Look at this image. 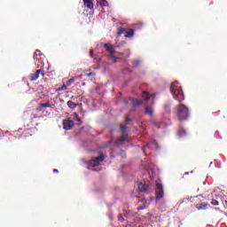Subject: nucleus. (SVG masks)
Masks as SVG:
<instances>
[{
  "instance_id": "2",
  "label": "nucleus",
  "mask_w": 227,
  "mask_h": 227,
  "mask_svg": "<svg viewBox=\"0 0 227 227\" xmlns=\"http://www.w3.org/2000/svg\"><path fill=\"white\" fill-rule=\"evenodd\" d=\"M176 116L180 121H184L189 119L191 113L189 112V107L187 106L181 104L176 106Z\"/></svg>"
},
{
  "instance_id": "18",
  "label": "nucleus",
  "mask_w": 227,
  "mask_h": 227,
  "mask_svg": "<svg viewBox=\"0 0 227 227\" xmlns=\"http://www.w3.org/2000/svg\"><path fill=\"white\" fill-rule=\"evenodd\" d=\"M128 136L127 135H122L121 137L116 142V145H119V143H123V141L127 140Z\"/></svg>"
},
{
  "instance_id": "20",
  "label": "nucleus",
  "mask_w": 227,
  "mask_h": 227,
  "mask_svg": "<svg viewBox=\"0 0 227 227\" xmlns=\"http://www.w3.org/2000/svg\"><path fill=\"white\" fill-rule=\"evenodd\" d=\"M99 5L102 7L109 6V3L106 0H101V1H99Z\"/></svg>"
},
{
  "instance_id": "12",
  "label": "nucleus",
  "mask_w": 227,
  "mask_h": 227,
  "mask_svg": "<svg viewBox=\"0 0 227 227\" xmlns=\"http://www.w3.org/2000/svg\"><path fill=\"white\" fill-rule=\"evenodd\" d=\"M129 100L131 104L134 106V107H137V106H141L143 104V101H139L138 99H136V98H130Z\"/></svg>"
},
{
  "instance_id": "23",
  "label": "nucleus",
  "mask_w": 227,
  "mask_h": 227,
  "mask_svg": "<svg viewBox=\"0 0 227 227\" xmlns=\"http://www.w3.org/2000/svg\"><path fill=\"white\" fill-rule=\"evenodd\" d=\"M148 92H144V97H143V98H144V100L145 101V102H148V100H150V97H148Z\"/></svg>"
},
{
  "instance_id": "32",
  "label": "nucleus",
  "mask_w": 227,
  "mask_h": 227,
  "mask_svg": "<svg viewBox=\"0 0 227 227\" xmlns=\"http://www.w3.org/2000/svg\"><path fill=\"white\" fill-rule=\"evenodd\" d=\"M53 173H59V170L54 168V169H53Z\"/></svg>"
},
{
  "instance_id": "1",
  "label": "nucleus",
  "mask_w": 227,
  "mask_h": 227,
  "mask_svg": "<svg viewBox=\"0 0 227 227\" xmlns=\"http://www.w3.org/2000/svg\"><path fill=\"white\" fill-rule=\"evenodd\" d=\"M170 93L173 96V98L177 100V102H184V100H185L184 90H182V87L178 86V82H173L170 85Z\"/></svg>"
},
{
  "instance_id": "14",
  "label": "nucleus",
  "mask_w": 227,
  "mask_h": 227,
  "mask_svg": "<svg viewBox=\"0 0 227 227\" xmlns=\"http://www.w3.org/2000/svg\"><path fill=\"white\" fill-rule=\"evenodd\" d=\"M73 119L74 121H78L79 125H82V120L79 117V114L77 113H74L73 114Z\"/></svg>"
},
{
  "instance_id": "26",
  "label": "nucleus",
  "mask_w": 227,
  "mask_h": 227,
  "mask_svg": "<svg viewBox=\"0 0 227 227\" xmlns=\"http://www.w3.org/2000/svg\"><path fill=\"white\" fill-rule=\"evenodd\" d=\"M118 221H119V223H123L125 221V219L123 218V215H118Z\"/></svg>"
},
{
  "instance_id": "8",
  "label": "nucleus",
  "mask_w": 227,
  "mask_h": 227,
  "mask_svg": "<svg viewBox=\"0 0 227 227\" xmlns=\"http://www.w3.org/2000/svg\"><path fill=\"white\" fill-rule=\"evenodd\" d=\"M138 191L139 192H145V194H148V184L140 183L138 184Z\"/></svg>"
},
{
  "instance_id": "9",
  "label": "nucleus",
  "mask_w": 227,
  "mask_h": 227,
  "mask_svg": "<svg viewBox=\"0 0 227 227\" xmlns=\"http://www.w3.org/2000/svg\"><path fill=\"white\" fill-rule=\"evenodd\" d=\"M104 47L107 51V52H110V54H114V52H116V51H114V46H113V44L105 43Z\"/></svg>"
},
{
  "instance_id": "7",
  "label": "nucleus",
  "mask_w": 227,
  "mask_h": 227,
  "mask_svg": "<svg viewBox=\"0 0 227 227\" xmlns=\"http://www.w3.org/2000/svg\"><path fill=\"white\" fill-rule=\"evenodd\" d=\"M125 34V38H132L134 36V30H129V32L125 30H120L117 34V36H121V35Z\"/></svg>"
},
{
  "instance_id": "35",
  "label": "nucleus",
  "mask_w": 227,
  "mask_h": 227,
  "mask_svg": "<svg viewBox=\"0 0 227 227\" xmlns=\"http://www.w3.org/2000/svg\"><path fill=\"white\" fill-rule=\"evenodd\" d=\"M154 127H157L159 129V124L158 123H154Z\"/></svg>"
},
{
  "instance_id": "11",
  "label": "nucleus",
  "mask_w": 227,
  "mask_h": 227,
  "mask_svg": "<svg viewBox=\"0 0 227 227\" xmlns=\"http://www.w3.org/2000/svg\"><path fill=\"white\" fill-rule=\"evenodd\" d=\"M145 114H148L149 116L153 117V108L152 106H145Z\"/></svg>"
},
{
  "instance_id": "33",
  "label": "nucleus",
  "mask_w": 227,
  "mask_h": 227,
  "mask_svg": "<svg viewBox=\"0 0 227 227\" xmlns=\"http://www.w3.org/2000/svg\"><path fill=\"white\" fill-rule=\"evenodd\" d=\"M118 29H127V28L123 27H119Z\"/></svg>"
},
{
  "instance_id": "31",
  "label": "nucleus",
  "mask_w": 227,
  "mask_h": 227,
  "mask_svg": "<svg viewBox=\"0 0 227 227\" xmlns=\"http://www.w3.org/2000/svg\"><path fill=\"white\" fill-rule=\"evenodd\" d=\"M90 58H93V50H90Z\"/></svg>"
},
{
  "instance_id": "17",
  "label": "nucleus",
  "mask_w": 227,
  "mask_h": 227,
  "mask_svg": "<svg viewBox=\"0 0 227 227\" xmlns=\"http://www.w3.org/2000/svg\"><path fill=\"white\" fill-rule=\"evenodd\" d=\"M207 207V204L204 202L200 205H197V209L198 210H206Z\"/></svg>"
},
{
  "instance_id": "30",
  "label": "nucleus",
  "mask_w": 227,
  "mask_h": 227,
  "mask_svg": "<svg viewBox=\"0 0 227 227\" xmlns=\"http://www.w3.org/2000/svg\"><path fill=\"white\" fill-rule=\"evenodd\" d=\"M93 75H95V73H88V74H86L87 77H91V76H93Z\"/></svg>"
},
{
  "instance_id": "24",
  "label": "nucleus",
  "mask_w": 227,
  "mask_h": 227,
  "mask_svg": "<svg viewBox=\"0 0 227 227\" xmlns=\"http://www.w3.org/2000/svg\"><path fill=\"white\" fill-rule=\"evenodd\" d=\"M211 205H213V207H219V201H217L216 200H212Z\"/></svg>"
},
{
  "instance_id": "34",
  "label": "nucleus",
  "mask_w": 227,
  "mask_h": 227,
  "mask_svg": "<svg viewBox=\"0 0 227 227\" xmlns=\"http://www.w3.org/2000/svg\"><path fill=\"white\" fill-rule=\"evenodd\" d=\"M126 121H130V118L126 117Z\"/></svg>"
},
{
  "instance_id": "5",
  "label": "nucleus",
  "mask_w": 227,
  "mask_h": 227,
  "mask_svg": "<svg viewBox=\"0 0 227 227\" xmlns=\"http://www.w3.org/2000/svg\"><path fill=\"white\" fill-rule=\"evenodd\" d=\"M162 198H164V187L160 183H158L156 184V200H159Z\"/></svg>"
},
{
  "instance_id": "22",
  "label": "nucleus",
  "mask_w": 227,
  "mask_h": 227,
  "mask_svg": "<svg viewBox=\"0 0 227 227\" xmlns=\"http://www.w3.org/2000/svg\"><path fill=\"white\" fill-rule=\"evenodd\" d=\"M68 87L67 84H63L60 88H59L57 90L58 91H65L67 90V88Z\"/></svg>"
},
{
  "instance_id": "4",
  "label": "nucleus",
  "mask_w": 227,
  "mask_h": 227,
  "mask_svg": "<svg viewBox=\"0 0 227 227\" xmlns=\"http://www.w3.org/2000/svg\"><path fill=\"white\" fill-rule=\"evenodd\" d=\"M40 75H42V77H44L45 70H43V69L36 70L35 73L30 74L29 81H31L33 82L34 81H36L38 79V77H40Z\"/></svg>"
},
{
  "instance_id": "3",
  "label": "nucleus",
  "mask_w": 227,
  "mask_h": 227,
  "mask_svg": "<svg viewBox=\"0 0 227 227\" xmlns=\"http://www.w3.org/2000/svg\"><path fill=\"white\" fill-rule=\"evenodd\" d=\"M105 159L106 157L104 156V154H101L95 159L90 160L89 161V166H91L92 168H97V166L100 165V162H104Z\"/></svg>"
},
{
  "instance_id": "29",
  "label": "nucleus",
  "mask_w": 227,
  "mask_h": 227,
  "mask_svg": "<svg viewBox=\"0 0 227 227\" xmlns=\"http://www.w3.org/2000/svg\"><path fill=\"white\" fill-rule=\"evenodd\" d=\"M146 207V206H142V207H138L137 208V210H145V208Z\"/></svg>"
},
{
  "instance_id": "16",
  "label": "nucleus",
  "mask_w": 227,
  "mask_h": 227,
  "mask_svg": "<svg viewBox=\"0 0 227 227\" xmlns=\"http://www.w3.org/2000/svg\"><path fill=\"white\" fill-rule=\"evenodd\" d=\"M54 104L51 103V101H48L46 103L41 104V107H50L52 108L54 107Z\"/></svg>"
},
{
  "instance_id": "10",
  "label": "nucleus",
  "mask_w": 227,
  "mask_h": 227,
  "mask_svg": "<svg viewBox=\"0 0 227 227\" xmlns=\"http://www.w3.org/2000/svg\"><path fill=\"white\" fill-rule=\"evenodd\" d=\"M83 4L85 8H89V10H93V0H83Z\"/></svg>"
},
{
  "instance_id": "19",
  "label": "nucleus",
  "mask_w": 227,
  "mask_h": 227,
  "mask_svg": "<svg viewBox=\"0 0 227 227\" xmlns=\"http://www.w3.org/2000/svg\"><path fill=\"white\" fill-rule=\"evenodd\" d=\"M120 129L121 134H125V132H127V126L125 124H121Z\"/></svg>"
},
{
  "instance_id": "6",
  "label": "nucleus",
  "mask_w": 227,
  "mask_h": 227,
  "mask_svg": "<svg viewBox=\"0 0 227 227\" xmlns=\"http://www.w3.org/2000/svg\"><path fill=\"white\" fill-rule=\"evenodd\" d=\"M62 125L65 130H72L75 125V122H74V121L65 119L63 120Z\"/></svg>"
},
{
  "instance_id": "13",
  "label": "nucleus",
  "mask_w": 227,
  "mask_h": 227,
  "mask_svg": "<svg viewBox=\"0 0 227 227\" xmlns=\"http://www.w3.org/2000/svg\"><path fill=\"white\" fill-rule=\"evenodd\" d=\"M141 27H145V24L144 23H136L133 25V27H128V29H141Z\"/></svg>"
},
{
  "instance_id": "28",
  "label": "nucleus",
  "mask_w": 227,
  "mask_h": 227,
  "mask_svg": "<svg viewBox=\"0 0 227 227\" xmlns=\"http://www.w3.org/2000/svg\"><path fill=\"white\" fill-rule=\"evenodd\" d=\"M43 108V106H42V104L39 105V106L36 108L37 113H40Z\"/></svg>"
},
{
  "instance_id": "37",
  "label": "nucleus",
  "mask_w": 227,
  "mask_h": 227,
  "mask_svg": "<svg viewBox=\"0 0 227 227\" xmlns=\"http://www.w3.org/2000/svg\"><path fill=\"white\" fill-rule=\"evenodd\" d=\"M126 102V104H129V102H127V101H125Z\"/></svg>"
},
{
  "instance_id": "27",
  "label": "nucleus",
  "mask_w": 227,
  "mask_h": 227,
  "mask_svg": "<svg viewBox=\"0 0 227 227\" xmlns=\"http://www.w3.org/2000/svg\"><path fill=\"white\" fill-rule=\"evenodd\" d=\"M34 54H35L34 56H42V51H40L39 50H36Z\"/></svg>"
},
{
  "instance_id": "25",
  "label": "nucleus",
  "mask_w": 227,
  "mask_h": 227,
  "mask_svg": "<svg viewBox=\"0 0 227 227\" xmlns=\"http://www.w3.org/2000/svg\"><path fill=\"white\" fill-rule=\"evenodd\" d=\"M139 65H141V61L139 60L133 61V67H139Z\"/></svg>"
},
{
  "instance_id": "21",
  "label": "nucleus",
  "mask_w": 227,
  "mask_h": 227,
  "mask_svg": "<svg viewBox=\"0 0 227 227\" xmlns=\"http://www.w3.org/2000/svg\"><path fill=\"white\" fill-rule=\"evenodd\" d=\"M74 82H75V79L71 78V79H69V80L66 82V84H67V86H72V84H74Z\"/></svg>"
},
{
  "instance_id": "38",
  "label": "nucleus",
  "mask_w": 227,
  "mask_h": 227,
  "mask_svg": "<svg viewBox=\"0 0 227 227\" xmlns=\"http://www.w3.org/2000/svg\"><path fill=\"white\" fill-rule=\"evenodd\" d=\"M145 148H146V147H143V150H145Z\"/></svg>"
},
{
  "instance_id": "15",
  "label": "nucleus",
  "mask_w": 227,
  "mask_h": 227,
  "mask_svg": "<svg viewBox=\"0 0 227 227\" xmlns=\"http://www.w3.org/2000/svg\"><path fill=\"white\" fill-rule=\"evenodd\" d=\"M67 107H69V109H75V107H77V104L74 101H67Z\"/></svg>"
},
{
  "instance_id": "36",
  "label": "nucleus",
  "mask_w": 227,
  "mask_h": 227,
  "mask_svg": "<svg viewBox=\"0 0 227 227\" xmlns=\"http://www.w3.org/2000/svg\"><path fill=\"white\" fill-rule=\"evenodd\" d=\"M184 175H189V172H186Z\"/></svg>"
}]
</instances>
